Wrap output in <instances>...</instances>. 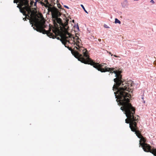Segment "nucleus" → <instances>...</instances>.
Segmentation results:
<instances>
[{"label": "nucleus", "mask_w": 156, "mask_h": 156, "mask_svg": "<svg viewBox=\"0 0 156 156\" xmlns=\"http://www.w3.org/2000/svg\"><path fill=\"white\" fill-rule=\"evenodd\" d=\"M107 52L109 53L110 55H111V56H112L113 55L110 52H109L108 51H107Z\"/></svg>", "instance_id": "14"}, {"label": "nucleus", "mask_w": 156, "mask_h": 156, "mask_svg": "<svg viewBox=\"0 0 156 156\" xmlns=\"http://www.w3.org/2000/svg\"><path fill=\"white\" fill-rule=\"evenodd\" d=\"M106 65L105 63L99 64L95 62L93 66L101 72H109L115 74L116 78L114 79V81L116 84L114 85L113 90H114L115 89V91L114 94L118 105H122L120 109L123 111L134 107L129 102L131 96L129 93L133 89L132 87L134 84L133 81L129 80L123 83L121 72L117 70L115 71L114 68L108 67Z\"/></svg>", "instance_id": "1"}, {"label": "nucleus", "mask_w": 156, "mask_h": 156, "mask_svg": "<svg viewBox=\"0 0 156 156\" xmlns=\"http://www.w3.org/2000/svg\"><path fill=\"white\" fill-rule=\"evenodd\" d=\"M26 16V17H25V18H23V20H24V21H25V20H26V17H28V19H29V20L30 21V20H31V17H28V16ZM30 23L31 24H32V27H33V26H34V27H33V28L34 29V27H35V25H34V24L35 23H34V22H32V23H30Z\"/></svg>", "instance_id": "8"}, {"label": "nucleus", "mask_w": 156, "mask_h": 156, "mask_svg": "<svg viewBox=\"0 0 156 156\" xmlns=\"http://www.w3.org/2000/svg\"><path fill=\"white\" fill-rule=\"evenodd\" d=\"M80 6L82 7V8L83 9L84 11L85 12H86L87 13H88L87 12L86 10L85 9L83 5H81Z\"/></svg>", "instance_id": "11"}, {"label": "nucleus", "mask_w": 156, "mask_h": 156, "mask_svg": "<svg viewBox=\"0 0 156 156\" xmlns=\"http://www.w3.org/2000/svg\"><path fill=\"white\" fill-rule=\"evenodd\" d=\"M17 7H19V5H18L17 6Z\"/></svg>", "instance_id": "21"}, {"label": "nucleus", "mask_w": 156, "mask_h": 156, "mask_svg": "<svg viewBox=\"0 0 156 156\" xmlns=\"http://www.w3.org/2000/svg\"><path fill=\"white\" fill-rule=\"evenodd\" d=\"M47 4H48V2H47Z\"/></svg>", "instance_id": "23"}, {"label": "nucleus", "mask_w": 156, "mask_h": 156, "mask_svg": "<svg viewBox=\"0 0 156 156\" xmlns=\"http://www.w3.org/2000/svg\"><path fill=\"white\" fill-rule=\"evenodd\" d=\"M19 2L20 5V7H19L20 12L26 16H28V17H31L30 21L31 23L32 22H35L37 19L36 17H37L36 14V11L35 9H31L28 0H14L13 1L14 3H17Z\"/></svg>", "instance_id": "5"}, {"label": "nucleus", "mask_w": 156, "mask_h": 156, "mask_svg": "<svg viewBox=\"0 0 156 156\" xmlns=\"http://www.w3.org/2000/svg\"><path fill=\"white\" fill-rule=\"evenodd\" d=\"M72 38H69L70 39L71 41H74L75 42H74L73 44H76V45L77 46L78 48L76 46H75L74 48V49H76V50H78V51L80 52L81 51V50L83 51V50L80 47V41L81 40L78 38V37L77 36H76L75 37H73L71 35Z\"/></svg>", "instance_id": "7"}, {"label": "nucleus", "mask_w": 156, "mask_h": 156, "mask_svg": "<svg viewBox=\"0 0 156 156\" xmlns=\"http://www.w3.org/2000/svg\"><path fill=\"white\" fill-rule=\"evenodd\" d=\"M150 2L152 3L153 4H154V2L153 0H151L150 1Z\"/></svg>", "instance_id": "16"}, {"label": "nucleus", "mask_w": 156, "mask_h": 156, "mask_svg": "<svg viewBox=\"0 0 156 156\" xmlns=\"http://www.w3.org/2000/svg\"><path fill=\"white\" fill-rule=\"evenodd\" d=\"M64 7L65 8H67V9H69V7L68 6H66V5H64Z\"/></svg>", "instance_id": "17"}, {"label": "nucleus", "mask_w": 156, "mask_h": 156, "mask_svg": "<svg viewBox=\"0 0 156 156\" xmlns=\"http://www.w3.org/2000/svg\"><path fill=\"white\" fill-rule=\"evenodd\" d=\"M142 98V99H144V98H143H143Z\"/></svg>", "instance_id": "22"}, {"label": "nucleus", "mask_w": 156, "mask_h": 156, "mask_svg": "<svg viewBox=\"0 0 156 156\" xmlns=\"http://www.w3.org/2000/svg\"><path fill=\"white\" fill-rule=\"evenodd\" d=\"M98 40L99 41H101V39H98Z\"/></svg>", "instance_id": "19"}, {"label": "nucleus", "mask_w": 156, "mask_h": 156, "mask_svg": "<svg viewBox=\"0 0 156 156\" xmlns=\"http://www.w3.org/2000/svg\"><path fill=\"white\" fill-rule=\"evenodd\" d=\"M104 27H105V28H109V27L106 24H105L104 25Z\"/></svg>", "instance_id": "13"}, {"label": "nucleus", "mask_w": 156, "mask_h": 156, "mask_svg": "<svg viewBox=\"0 0 156 156\" xmlns=\"http://www.w3.org/2000/svg\"><path fill=\"white\" fill-rule=\"evenodd\" d=\"M153 153L154 154H154V156H156V151H154L153 152Z\"/></svg>", "instance_id": "15"}, {"label": "nucleus", "mask_w": 156, "mask_h": 156, "mask_svg": "<svg viewBox=\"0 0 156 156\" xmlns=\"http://www.w3.org/2000/svg\"><path fill=\"white\" fill-rule=\"evenodd\" d=\"M57 5H58V8H59V9H61V5L60 4H57Z\"/></svg>", "instance_id": "12"}, {"label": "nucleus", "mask_w": 156, "mask_h": 156, "mask_svg": "<svg viewBox=\"0 0 156 156\" xmlns=\"http://www.w3.org/2000/svg\"><path fill=\"white\" fill-rule=\"evenodd\" d=\"M143 103H145V101H143Z\"/></svg>", "instance_id": "20"}, {"label": "nucleus", "mask_w": 156, "mask_h": 156, "mask_svg": "<svg viewBox=\"0 0 156 156\" xmlns=\"http://www.w3.org/2000/svg\"><path fill=\"white\" fill-rule=\"evenodd\" d=\"M136 109L134 107L123 111L126 114L127 118L126 119V122L129 123V127L131 130L134 132L136 136L140 138V146L141 143H146V140L143 136L141 133V131L139 130V128L137 126V122L139 117L137 115H134Z\"/></svg>", "instance_id": "3"}, {"label": "nucleus", "mask_w": 156, "mask_h": 156, "mask_svg": "<svg viewBox=\"0 0 156 156\" xmlns=\"http://www.w3.org/2000/svg\"><path fill=\"white\" fill-rule=\"evenodd\" d=\"M34 23V30L43 34H47V36L50 38H52L53 39L56 38L58 40H60L61 41L62 40L64 39V37L65 36L68 38V39L72 38L71 35L67 31H66L65 33L62 35H61V32L60 31L59 28L62 29L61 26H62L65 29V27H66L67 25V23L65 24L63 23V25H62L60 24L58 25L57 23V26H55V24H54V27L53 28L54 29L52 30V31L55 34V35H54L53 33L51 32V29L50 27H49V29L48 30H46L44 29L46 27V26L44 25L45 22L44 21L39 20L37 19L36 21H35Z\"/></svg>", "instance_id": "2"}, {"label": "nucleus", "mask_w": 156, "mask_h": 156, "mask_svg": "<svg viewBox=\"0 0 156 156\" xmlns=\"http://www.w3.org/2000/svg\"><path fill=\"white\" fill-rule=\"evenodd\" d=\"M113 56L114 57H119V56H117V55H113Z\"/></svg>", "instance_id": "18"}, {"label": "nucleus", "mask_w": 156, "mask_h": 156, "mask_svg": "<svg viewBox=\"0 0 156 156\" xmlns=\"http://www.w3.org/2000/svg\"><path fill=\"white\" fill-rule=\"evenodd\" d=\"M48 10V12H51L53 23L55 24V26H57V23L63 25L62 19L59 18L61 16L62 13L57 8L55 7H49Z\"/></svg>", "instance_id": "6"}, {"label": "nucleus", "mask_w": 156, "mask_h": 156, "mask_svg": "<svg viewBox=\"0 0 156 156\" xmlns=\"http://www.w3.org/2000/svg\"><path fill=\"white\" fill-rule=\"evenodd\" d=\"M31 9H35L36 10V14L37 15V17H36L37 19V20H42V21H44V22H45V21L41 19V15H40V16H39L37 14V11L35 9H34L33 8H31ZM45 23H44V25H45Z\"/></svg>", "instance_id": "9"}, {"label": "nucleus", "mask_w": 156, "mask_h": 156, "mask_svg": "<svg viewBox=\"0 0 156 156\" xmlns=\"http://www.w3.org/2000/svg\"><path fill=\"white\" fill-rule=\"evenodd\" d=\"M65 38L64 39L61 40L62 43L64 44L65 47H67L70 50L73 55L76 58H77L78 60L80 61L82 63L85 64H90L92 66L95 62L89 58V56L88 55V53L87 50L86 49H83V56L86 58L85 59L83 56L82 55L79 54L78 51L75 50L74 49L73 50L71 48H70L67 45V43L70 44H73L75 42L74 41H72L71 42V40L70 39H68V38L66 36L64 37Z\"/></svg>", "instance_id": "4"}, {"label": "nucleus", "mask_w": 156, "mask_h": 156, "mask_svg": "<svg viewBox=\"0 0 156 156\" xmlns=\"http://www.w3.org/2000/svg\"><path fill=\"white\" fill-rule=\"evenodd\" d=\"M115 23H119L120 24L121 23V22L117 19L115 18Z\"/></svg>", "instance_id": "10"}]
</instances>
